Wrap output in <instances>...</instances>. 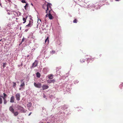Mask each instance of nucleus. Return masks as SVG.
Instances as JSON below:
<instances>
[{
	"label": "nucleus",
	"mask_w": 123,
	"mask_h": 123,
	"mask_svg": "<svg viewBox=\"0 0 123 123\" xmlns=\"http://www.w3.org/2000/svg\"><path fill=\"white\" fill-rule=\"evenodd\" d=\"M52 6V4L51 3H47V4L46 6H45V7H47V9L46 10V13H47L48 10H49V11L50 10H51V11H52L51 9V6Z\"/></svg>",
	"instance_id": "1"
},
{
	"label": "nucleus",
	"mask_w": 123,
	"mask_h": 123,
	"mask_svg": "<svg viewBox=\"0 0 123 123\" xmlns=\"http://www.w3.org/2000/svg\"><path fill=\"white\" fill-rule=\"evenodd\" d=\"M51 10L49 11V13L48 15V17L50 19H52L54 18V16L52 15L51 12Z\"/></svg>",
	"instance_id": "2"
},
{
	"label": "nucleus",
	"mask_w": 123,
	"mask_h": 123,
	"mask_svg": "<svg viewBox=\"0 0 123 123\" xmlns=\"http://www.w3.org/2000/svg\"><path fill=\"white\" fill-rule=\"evenodd\" d=\"M23 80V79H22L20 80V82L21 83V84L20 85V87L22 89L24 87L25 85V82Z\"/></svg>",
	"instance_id": "3"
},
{
	"label": "nucleus",
	"mask_w": 123,
	"mask_h": 123,
	"mask_svg": "<svg viewBox=\"0 0 123 123\" xmlns=\"http://www.w3.org/2000/svg\"><path fill=\"white\" fill-rule=\"evenodd\" d=\"M34 85L35 87L37 88H40L41 87V84L40 83H36L35 82L34 83Z\"/></svg>",
	"instance_id": "4"
},
{
	"label": "nucleus",
	"mask_w": 123,
	"mask_h": 123,
	"mask_svg": "<svg viewBox=\"0 0 123 123\" xmlns=\"http://www.w3.org/2000/svg\"><path fill=\"white\" fill-rule=\"evenodd\" d=\"M17 108L18 110H20L22 112L25 113L26 111H25L24 108L21 106H17Z\"/></svg>",
	"instance_id": "5"
},
{
	"label": "nucleus",
	"mask_w": 123,
	"mask_h": 123,
	"mask_svg": "<svg viewBox=\"0 0 123 123\" xmlns=\"http://www.w3.org/2000/svg\"><path fill=\"white\" fill-rule=\"evenodd\" d=\"M38 62L37 61H35V62L33 63L32 66L31 67V68L33 67H35L37 66Z\"/></svg>",
	"instance_id": "6"
},
{
	"label": "nucleus",
	"mask_w": 123,
	"mask_h": 123,
	"mask_svg": "<svg viewBox=\"0 0 123 123\" xmlns=\"http://www.w3.org/2000/svg\"><path fill=\"white\" fill-rule=\"evenodd\" d=\"M33 23V21L32 20L29 21V24L26 26V27H30L31 26Z\"/></svg>",
	"instance_id": "7"
},
{
	"label": "nucleus",
	"mask_w": 123,
	"mask_h": 123,
	"mask_svg": "<svg viewBox=\"0 0 123 123\" xmlns=\"http://www.w3.org/2000/svg\"><path fill=\"white\" fill-rule=\"evenodd\" d=\"M15 97L16 99L18 101H19L20 100V95L19 93H17L15 95Z\"/></svg>",
	"instance_id": "8"
},
{
	"label": "nucleus",
	"mask_w": 123,
	"mask_h": 123,
	"mask_svg": "<svg viewBox=\"0 0 123 123\" xmlns=\"http://www.w3.org/2000/svg\"><path fill=\"white\" fill-rule=\"evenodd\" d=\"M55 82V79H54L52 80H47V82L48 83H54Z\"/></svg>",
	"instance_id": "9"
},
{
	"label": "nucleus",
	"mask_w": 123,
	"mask_h": 123,
	"mask_svg": "<svg viewBox=\"0 0 123 123\" xmlns=\"http://www.w3.org/2000/svg\"><path fill=\"white\" fill-rule=\"evenodd\" d=\"M49 87V86H48L44 85H43L42 86V88L43 90L47 89Z\"/></svg>",
	"instance_id": "10"
},
{
	"label": "nucleus",
	"mask_w": 123,
	"mask_h": 123,
	"mask_svg": "<svg viewBox=\"0 0 123 123\" xmlns=\"http://www.w3.org/2000/svg\"><path fill=\"white\" fill-rule=\"evenodd\" d=\"M15 99L13 96H12L10 98V102L11 103H13L14 102Z\"/></svg>",
	"instance_id": "11"
},
{
	"label": "nucleus",
	"mask_w": 123,
	"mask_h": 123,
	"mask_svg": "<svg viewBox=\"0 0 123 123\" xmlns=\"http://www.w3.org/2000/svg\"><path fill=\"white\" fill-rule=\"evenodd\" d=\"M54 75L52 74H49L48 76V78L49 79H52L53 78Z\"/></svg>",
	"instance_id": "12"
},
{
	"label": "nucleus",
	"mask_w": 123,
	"mask_h": 123,
	"mask_svg": "<svg viewBox=\"0 0 123 123\" xmlns=\"http://www.w3.org/2000/svg\"><path fill=\"white\" fill-rule=\"evenodd\" d=\"M9 110L12 113L14 112V109L13 108V106H10L9 108Z\"/></svg>",
	"instance_id": "13"
},
{
	"label": "nucleus",
	"mask_w": 123,
	"mask_h": 123,
	"mask_svg": "<svg viewBox=\"0 0 123 123\" xmlns=\"http://www.w3.org/2000/svg\"><path fill=\"white\" fill-rule=\"evenodd\" d=\"M87 59L88 60H92V61H93L94 60V58H92L91 56H90V57L87 58Z\"/></svg>",
	"instance_id": "14"
},
{
	"label": "nucleus",
	"mask_w": 123,
	"mask_h": 123,
	"mask_svg": "<svg viewBox=\"0 0 123 123\" xmlns=\"http://www.w3.org/2000/svg\"><path fill=\"white\" fill-rule=\"evenodd\" d=\"M36 76L38 78L40 77L41 76V74L39 72H37L36 74Z\"/></svg>",
	"instance_id": "15"
},
{
	"label": "nucleus",
	"mask_w": 123,
	"mask_h": 123,
	"mask_svg": "<svg viewBox=\"0 0 123 123\" xmlns=\"http://www.w3.org/2000/svg\"><path fill=\"white\" fill-rule=\"evenodd\" d=\"M12 113H13L14 115L15 116H17L18 114V112L17 111L16 112H14H14H12Z\"/></svg>",
	"instance_id": "16"
},
{
	"label": "nucleus",
	"mask_w": 123,
	"mask_h": 123,
	"mask_svg": "<svg viewBox=\"0 0 123 123\" xmlns=\"http://www.w3.org/2000/svg\"><path fill=\"white\" fill-rule=\"evenodd\" d=\"M47 41V43H48L49 42V38L48 37L45 40V43Z\"/></svg>",
	"instance_id": "17"
},
{
	"label": "nucleus",
	"mask_w": 123,
	"mask_h": 123,
	"mask_svg": "<svg viewBox=\"0 0 123 123\" xmlns=\"http://www.w3.org/2000/svg\"><path fill=\"white\" fill-rule=\"evenodd\" d=\"M27 18V17H26L25 18H23V20L24 21V22H23V23H25L26 22V19Z\"/></svg>",
	"instance_id": "18"
},
{
	"label": "nucleus",
	"mask_w": 123,
	"mask_h": 123,
	"mask_svg": "<svg viewBox=\"0 0 123 123\" xmlns=\"http://www.w3.org/2000/svg\"><path fill=\"white\" fill-rule=\"evenodd\" d=\"M55 51L54 50H53L50 51V54H51L52 55L55 54Z\"/></svg>",
	"instance_id": "19"
},
{
	"label": "nucleus",
	"mask_w": 123,
	"mask_h": 123,
	"mask_svg": "<svg viewBox=\"0 0 123 123\" xmlns=\"http://www.w3.org/2000/svg\"><path fill=\"white\" fill-rule=\"evenodd\" d=\"M31 103L29 102L28 103L27 106L28 107H30L31 106Z\"/></svg>",
	"instance_id": "20"
},
{
	"label": "nucleus",
	"mask_w": 123,
	"mask_h": 123,
	"mask_svg": "<svg viewBox=\"0 0 123 123\" xmlns=\"http://www.w3.org/2000/svg\"><path fill=\"white\" fill-rule=\"evenodd\" d=\"M77 21L78 20L76 18H75L73 20V22L74 23H77Z\"/></svg>",
	"instance_id": "21"
},
{
	"label": "nucleus",
	"mask_w": 123,
	"mask_h": 123,
	"mask_svg": "<svg viewBox=\"0 0 123 123\" xmlns=\"http://www.w3.org/2000/svg\"><path fill=\"white\" fill-rule=\"evenodd\" d=\"M16 14V12L14 11L11 12V14L12 15L13 14H14V15H15Z\"/></svg>",
	"instance_id": "22"
},
{
	"label": "nucleus",
	"mask_w": 123,
	"mask_h": 123,
	"mask_svg": "<svg viewBox=\"0 0 123 123\" xmlns=\"http://www.w3.org/2000/svg\"><path fill=\"white\" fill-rule=\"evenodd\" d=\"M28 6V3H26L25 5V6L24 7L25 10H26V8Z\"/></svg>",
	"instance_id": "23"
},
{
	"label": "nucleus",
	"mask_w": 123,
	"mask_h": 123,
	"mask_svg": "<svg viewBox=\"0 0 123 123\" xmlns=\"http://www.w3.org/2000/svg\"><path fill=\"white\" fill-rule=\"evenodd\" d=\"M2 102V100L1 98H0V104H1Z\"/></svg>",
	"instance_id": "24"
},
{
	"label": "nucleus",
	"mask_w": 123,
	"mask_h": 123,
	"mask_svg": "<svg viewBox=\"0 0 123 123\" xmlns=\"http://www.w3.org/2000/svg\"><path fill=\"white\" fill-rule=\"evenodd\" d=\"M21 1L23 3H26L25 0H21Z\"/></svg>",
	"instance_id": "25"
},
{
	"label": "nucleus",
	"mask_w": 123,
	"mask_h": 123,
	"mask_svg": "<svg viewBox=\"0 0 123 123\" xmlns=\"http://www.w3.org/2000/svg\"><path fill=\"white\" fill-rule=\"evenodd\" d=\"M6 64V63H3V66L4 68L6 67L5 65Z\"/></svg>",
	"instance_id": "26"
},
{
	"label": "nucleus",
	"mask_w": 123,
	"mask_h": 123,
	"mask_svg": "<svg viewBox=\"0 0 123 123\" xmlns=\"http://www.w3.org/2000/svg\"><path fill=\"white\" fill-rule=\"evenodd\" d=\"M7 101L6 100H4V104H6V103Z\"/></svg>",
	"instance_id": "27"
},
{
	"label": "nucleus",
	"mask_w": 123,
	"mask_h": 123,
	"mask_svg": "<svg viewBox=\"0 0 123 123\" xmlns=\"http://www.w3.org/2000/svg\"><path fill=\"white\" fill-rule=\"evenodd\" d=\"M13 86H16V83L15 82H13Z\"/></svg>",
	"instance_id": "28"
},
{
	"label": "nucleus",
	"mask_w": 123,
	"mask_h": 123,
	"mask_svg": "<svg viewBox=\"0 0 123 123\" xmlns=\"http://www.w3.org/2000/svg\"><path fill=\"white\" fill-rule=\"evenodd\" d=\"M25 38L24 37L22 40V41H21V43H22L23 42H24V40H25Z\"/></svg>",
	"instance_id": "29"
},
{
	"label": "nucleus",
	"mask_w": 123,
	"mask_h": 123,
	"mask_svg": "<svg viewBox=\"0 0 123 123\" xmlns=\"http://www.w3.org/2000/svg\"><path fill=\"white\" fill-rule=\"evenodd\" d=\"M4 97H6L7 96V95L5 93H3Z\"/></svg>",
	"instance_id": "30"
},
{
	"label": "nucleus",
	"mask_w": 123,
	"mask_h": 123,
	"mask_svg": "<svg viewBox=\"0 0 123 123\" xmlns=\"http://www.w3.org/2000/svg\"><path fill=\"white\" fill-rule=\"evenodd\" d=\"M7 11V14L9 15H10V11Z\"/></svg>",
	"instance_id": "31"
},
{
	"label": "nucleus",
	"mask_w": 123,
	"mask_h": 123,
	"mask_svg": "<svg viewBox=\"0 0 123 123\" xmlns=\"http://www.w3.org/2000/svg\"><path fill=\"white\" fill-rule=\"evenodd\" d=\"M2 97V98L4 100H6V99L5 98L6 97L3 96Z\"/></svg>",
	"instance_id": "32"
},
{
	"label": "nucleus",
	"mask_w": 123,
	"mask_h": 123,
	"mask_svg": "<svg viewBox=\"0 0 123 123\" xmlns=\"http://www.w3.org/2000/svg\"><path fill=\"white\" fill-rule=\"evenodd\" d=\"M46 6V5H44L43 6V8L45 9V8H46V7H45V6Z\"/></svg>",
	"instance_id": "33"
},
{
	"label": "nucleus",
	"mask_w": 123,
	"mask_h": 123,
	"mask_svg": "<svg viewBox=\"0 0 123 123\" xmlns=\"http://www.w3.org/2000/svg\"><path fill=\"white\" fill-rule=\"evenodd\" d=\"M48 14H47L46 15H45V17H46V18L48 16Z\"/></svg>",
	"instance_id": "34"
},
{
	"label": "nucleus",
	"mask_w": 123,
	"mask_h": 123,
	"mask_svg": "<svg viewBox=\"0 0 123 123\" xmlns=\"http://www.w3.org/2000/svg\"><path fill=\"white\" fill-rule=\"evenodd\" d=\"M83 61V62H84L85 61H84L83 60V59H81L80 60V62H82V61Z\"/></svg>",
	"instance_id": "35"
},
{
	"label": "nucleus",
	"mask_w": 123,
	"mask_h": 123,
	"mask_svg": "<svg viewBox=\"0 0 123 123\" xmlns=\"http://www.w3.org/2000/svg\"><path fill=\"white\" fill-rule=\"evenodd\" d=\"M32 113V112H30L29 114L28 115V116H30L31 114Z\"/></svg>",
	"instance_id": "36"
},
{
	"label": "nucleus",
	"mask_w": 123,
	"mask_h": 123,
	"mask_svg": "<svg viewBox=\"0 0 123 123\" xmlns=\"http://www.w3.org/2000/svg\"><path fill=\"white\" fill-rule=\"evenodd\" d=\"M23 66V63H22L21 64V66Z\"/></svg>",
	"instance_id": "37"
},
{
	"label": "nucleus",
	"mask_w": 123,
	"mask_h": 123,
	"mask_svg": "<svg viewBox=\"0 0 123 123\" xmlns=\"http://www.w3.org/2000/svg\"><path fill=\"white\" fill-rule=\"evenodd\" d=\"M21 88H22L21 87L20 88H19V90H21Z\"/></svg>",
	"instance_id": "38"
},
{
	"label": "nucleus",
	"mask_w": 123,
	"mask_h": 123,
	"mask_svg": "<svg viewBox=\"0 0 123 123\" xmlns=\"http://www.w3.org/2000/svg\"><path fill=\"white\" fill-rule=\"evenodd\" d=\"M18 66L19 67H20V65H18Z\"/></svg>",
	"instance_id": "39"
},
{
	"label": "nucleus",
	"mask_w": 123,
	"mask_h": 123,
	"mask_svg": "<svg viewBox=\"0 0 123 123\" xmlns=\"http://www.w3.org/2000/svg\"><path fill=\"white\" fill-rule=\"evenodd\" d=\"M0 5L1 6V7H2V6L1 5V4L0 2Z\"/></svg>",
	"instance_id": "40"
},
{
	"label": "nucleus",
	"mask_w": 123,
	"mask_h": 123,
	"mask_svg": "<svg viewBox=\"0 0 123 123\" xmlns=\"http://www.w3.org/2000/svg\"><path fill=\"white\" fill-rule=\"evenodd\" d=\"M115 1H119V0H115Z\"/></svg>",
	"instance_id": "41"
},
{
	"label": "nucleus",
	"mask_w": 123,
	"mask_h": 123,
	"mask_svg": "<svg viewBox=\"0 0 123 123\" xmlns=\"http://www.w3.org/2000/svg\"><path fill=\"white\" fill-rule=\"evenodd\" d=\"M43 97L44 98H45V95H44V96H43Z\"/></svg>",
	"instance_id": "42"
},
{
	"label": "nucleus",
	"mask_w": 123,
	"mask_h": 123,
	"mask_svg": "<svg viewBox=\"0 0 123 123\" xmlns=\"http://www.w3.org/2000/svg\"><path fill=\"white\" fill-rule=\"evenodd\" d=\"M29 56V55H27V57H28Z\"/></svg>",
	"instance_id": "43"
},
{
	"label": "nucleus",
	"mask_w": 123,
	"mask_h": 123,
	"mask_svg": "<svg viewBox=\"0 0 123 123\" xmlns=\"http://www.w3.org/2000/svg\"><path fill=\"white\" fill-rule=\"evenodd\" d=\"M2 39H1L0 40V42L2 40Z\"/></svg>",
	"instance_id": "44"
},
{
	"label": "nucleus",
	"mask_w": 123,
	"mask_h": 123,
	"mask_svg": "<svg viewBox=\"0 0 123 123\" xmlns=\"http://www.w3.org/2000/svg\"><path fill=\"white\" fill-rule=\"evenodd\" d=\"M31 5H32V6H33V4L32 3H31Z\"/></svg>",
	"instance_id": "45"
}]
</instances>
